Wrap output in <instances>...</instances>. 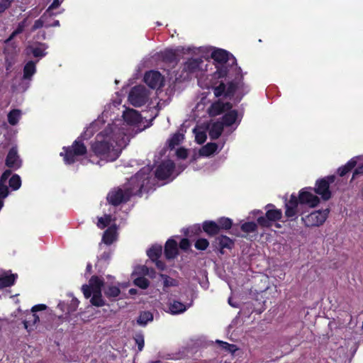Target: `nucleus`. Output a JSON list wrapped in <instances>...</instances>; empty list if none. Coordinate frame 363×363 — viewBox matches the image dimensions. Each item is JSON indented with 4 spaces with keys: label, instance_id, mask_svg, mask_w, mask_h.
I'll return each instance as SVG.
<instances>
[{
    "label": "nucleus",
    "instance_id": "1",
    "mask_svg": "<svg viewBox=\"0 0 363 363\" xmlns=\"http://www.w3.org/2000/svg\"><path fill=\"white\" fill-rule=\"evenodd\" d=\"M149 180L150 177L147 170L142 169L134 177H131L130 180L131 187L124 189L119 187L115 188L108 192L106 199L113 206L125 203L130 199L132 196H140L143 191H146V186L149 183Z\"/></svg>",
    "mask_w": 363,
    "mask_h": 363
},
{
    "label": "nucleus",
    "instance_id": "2",
    "mask_svg": "<svg viewBox=\"0 0 363 363\" xmlns=\"http://www.w3.org/2000/svg\"><path fill=\"white\" fill-rule=\"evenodd\" d=\"M112 137L102 131L96 135L94 140L91 144V151L99 158L100 160L106 162L116 160L121 154L113 145Z\"/></svg>",
    "mask_w": 363,
    "mask_h": 363
},
{
    "label": "nucleus",
    "instance_id": "3",
    "mask_svg": "<svg viewBox=\"0 0 363 363\" xmlns=\"http://www.w3.org/2000/svg\"><path fill=\"white\" fill-rule=\"evenodd\" d=\"M211 58L219 65H216L215 74L218 78H230L231 67L238 66L236 58L229 52L223 49H216L211 52Z\"/></svg>",
    "mask_w": 363,
    "mask_h": 363
},
{
    "label": "nucleus",
    "instance_id": "4",
    "mask_svg": "<svg viewBox=\"0 0 363 363\" xmlns=\"http://www.w3.org/2000/svg\"><path fill=\"white\" fill-rule=\"evenodd\" d=\"M23 161L21 159L16 147H12L5 160V165L8 167L5 171H9L11 172L10 177L8 179L7 183L8 186L11 191L18 190L22 184L21 177L17 174H12V171H16L20 169L22 166Z\"/></svg>",
    "mask_w": 363,
    "mask_h": 363
},
{
    "label": "nucleus",
    "instance_id": "5",
    "mask_svg": "<svg viewBox=\"0 0 363 363\" xmlns=\"http://www.w3.org/2000/svg\"><path fill=\"white\" fill-rule=\"evenodd\" d=\"M64 152H60V155L63 157L64 162L66 164H72L77 161V157L84 156L87 152V149L84 143L79 139L75 140L72 145L63 147Z\"/></svg>",
    "mask_w": 363,
    "mask_h": 363
},
{
    "label": "nucleus",
    "instance_id": "6",
    "mask_svg": "<svg viewBox=\"0 0 363 363\" xmlns=\"http://www.w3.org/2000/svg\"><path fill=\"white\" fill-rule=\"evenodd\" d=\"M335 181V175H328L316 180L315 186L313 188V192L320 196L323 201H328L332 197V192L330 185Z\"/></svg>",
    "mask_w": 363,
    "mask_h": 363
},
{
    "label": "nucleus",
    "instance_id": "7",
    "mask_svg": "<svg viewBox=\"0 0 363 363\" xmlns=\"http://www.w3.org/2000/svg\"><path fill=\"white\" fill-rule=\"evenodd\" d=\"M267 211L265 216L258 217L257 223L262 228H269L272 226V223L279 221L282 218V211L281 209L275 208L274 204L269 203L266 206Z\"/></svg>",
    "mask_w": 363,
    "mask_h": 363
},
{
    "label": "nucleus",
    "instance_id": "8",
    "mask_svg": "<svg viewBox=\"0 0 363 363\" xmlns=\"http://www.w3.org/2000/svg\"><path fill=\"white\" fill-rule=\"evenodd\" d=\"M231 74H234V78L228 82L226 86L225 98L232 99L237 89L243 85V75L240 67L235 66L231 67ZM232 75H230V78Z\"/></svg>",
    "mask_w": 363,
    "mask_h": 363
},
{
    "label": "nucleus",
    "instance_id": "9",
    "mask_svg": "<svg viewBox=\"0 0 363 363\" xmlns=\"http://www.w3.org/2000/svg\"><path fill=\"white\" fill-rule=\"evenodd\" d=\"M329 210L314 211L311 213L301 217V221L306 227H319L322 225L326 220L328 216Z\"/></svg>",
    "mask_w": 363,
    "mask_h": 363
},
{
    "label": "nucleus",
    "instance_id": "10",
    "mask_svg": "<svg viewBox=\"0 0 363 363\" xmlns=\"http://www.w3.org/2000/svg\"><path fill=\"white\" fill-rule=\"evenodd\" d=\"M312 187L308 186L301 189L297 196L300 206L306 205L310 208H315L320 202V199L313 193Z\"/></svg>",
    "mask_w": 363,
    "mask_h": 363
},
{
    "label": "nucleus",
    "instance_id": "11",
    "mask_svg": "<svg viewBox=\"0 0 363 363\" xmlns=\"http://www.w3.org/2000/svg\"><path fill=\"white\" fill-rule=\"evenodd\" d=\"M284 207L285 216L290 220H295L298 218L297 215L298 213L303 214V211H301L302 206H300L299 201L295 194H292L289 200H285Z\"/></svg>",
    "mask_w": 363,
    "mask_h": 363
},
{
    "label": "nucleus",
    "instance_id": "12",
    "mask_svg": "<svg viewBox=\"0 0 363 363\" xmlns=\"http://www.w3.org/2000/svg\"><path fill=\"white\" fill-rule=\"evenodd\" d=\"M147 93L143 86H133L128 95V101L135 107H140L147 102Z\"/></svg>",
    "mask_w": 363,
    "mask_h": 363
},
{
    "label": "nucleus",
    "instance_id": "13",
    "mask_svg": "<svg viewBox=\"0 0 363 363\" xmlns=\"http://www.w3.org/2000/svg\"><path fill=\"white\" fill-rule=\"evenodd\" d=\"M234 240L223 235L217 236L212 242L214 250L218 251L220 255H224L225 249L231 250L234 247Z\"/></svg>",
    "mask_w": 363,
    "mask_h": 363
},
{
    "label": "nucleus",
    "instance_id": "14",
    "mask_svg": "<svg viewBox=\"0 0 363 363\" xmlns=\"http://www.w3.org/2000/svg\"><path fill=\"white\" fill-rule=\"evenodd\" d=\"M175 164L172 160H166L161 162L156 168L155 175L159 180L168 179L173 173Z\"/></svg>",
    "mask_w": 363,
    "mask_h": 363
},
{
    "label": "nucleus",
    "instance_id": "15",
    "mask_svg": "<svg viewBox=\"0 0 363 363\" xmlns=\"http://www.w3.org/2000/svg\"><path fill=\"white\" fill-rule=\"evenodd\" d=\"M144 82L151 89H159L163 85V77L160 72L151 70L145 74Z\"/></svg>",
    "mask_w": 363,
    "mask_h": 363
},
{
    "label": "nucleus",
    "instance_id": "16",
    "mask_svg": "<svg viewBox=\"0 0 363 363\" xmlns=\"http://www.w3.org/2000/svg\"><path fill=\"white\" fill-rule=\"evenodd\" d=\"M233 104L230 102H223L218 99L214 101L208 108V113L211 117H215L230 110Z\"/></svg>",
    "mask_w": 363,
    "mask_h": 363
},
{
    "label": "nucleus",
    "instance_id": "17",
    "mask_svg": "<svg viewBox=\"0 0 363 363\" xmlns=\"http://www.w3.org/2000/svg\"><path fill=\"white\" fill-rule=\"evenodd\" d=\"M202 62L201 58H190L185 62L182 71L183 75L186 74L184 77L189 78L191 74L199 72Z\"/></svg>",
    "mask_w": 363,
    "mask_h": 363
},
{
    "label": "nucleus",
    "instance_id": "18",
    "mask_svg": "<svg viewBox=\"0 0 363 363\" xmlns=\"http://www.w3.org/2000/svg\"><path fill=\"white\" fill-rule=\"evenodd\" d=\"M178 255L177 242L174 239H169L164 245V256L167 259H172Z\"/></svg>",
    "mask_w": 363,
    "mask_h": 363
},
{
    "label": "nucleus",
    "instance_id": "19",
    "mask_svg": "<svg viewBox=\"0 0 363 363\" xmlns=\"http://www.w3.org/2000/svg\"><path fill=\"white\" fill-rule=\"evenodd\" d=\"M79 304V301L77 298H72L70 303L66 304L65 302H60L57 305V308L65 314L69 315L76 311Z\"/></svg>",
    "mask_w": 363,
    "mask_h": 363
},
{
    "label": "nucleus",
    "instance_id": "20",
    "mask_svg": "<svg viewBox=\"0 0 363 363\" xmlns=\"http://www.w3.org/2000/svg\"><path fill=\"white\" fill-rule=\"evenodd\" d=\"M238 116V111L235 109L232 110L231 108L230 110L227 111V112L222 116V121L220 122L223 123V126L229 127L236 122Z\"/></svg>",
    "mask_w": 363,
    "mask_h": 363
},
{
    "label": "nucleus",
    "instance_id": "21",
    "mask_svg": "<svg viewBox=\"0 0 363 363\" xmlns=\"http://www.w3.org/2000/svg\"><path fill=\"white\" fill-rule=\"evenodd\" d=\"M218 225L215 221L206 220L202 224V229L208 236H214L220 233Z\"/></svg>",
    "mask_w": 363,
    "mask_h": 363
},
{
    "label": "nucleus",
    "instance_id": "22",
    "mask_svg": "<svg viewBox=\"0 0 363 363\" xmlns=\"http://www.w3.org/2000/svg\"><path fill=\"white\" fill-rule=\"evenodd\" d=\"M123 118L128 124L135 125L140 121V114L134 109H130L123 113Z\"/></svg>",
    "mask_w": 363,
    "mask_h": 363
},
{
    "label": "nucleus",
    "instance_id": "23",
    "mask_svg": "<svg viewBox=\"0 0 363 363\" xmlns=\"http://www.w3.org/2000/svg\"><path fill=\"white\" fill-rule=\"evenodd\" d=\"M116 226L108 227L103 234L102 241L106 245H111L116 240Z\"/></svg>",
    "mask_w": 363,
    "mask_h": 363
},
{
    "label": "nucleus",
    "instance_id": "24",
    "mask_svg": "<svg viewBox=\"0 0 363 363\" xmlns=\"http://www.w3.org/2000/svg\"><path fill=\"white\" fill-rule=\"evenodd\" d=\"M223 128V123H221L220 121L213 123L208 131L211 139L217 140L221 135Z\"/></svg>",
    "mask_w": 363,
    "mask_h": 363
},
{
    "label": "nucleus",
    "instance_id": "25",
    "mask_svg": "<svg viewBox=\"0 0 363 363\" xmlns=\"http://www.w3.org/2000/svg\"><path fill=\"white\" fill-rule=\"evenodd\" d=\"M38 46L30 47L31 52L35 57L42 58L47 55L45 51L48 48V45L44 43H36Z\"/></svg>",
    "mask_w": 363,
    "mask_h": 363
},
{
    "label": "nucleus",
    "instance_id": "26",
    "mask_svg": "<svg viewBox=\"0 0 363 363\" xmlns=\"http://www.w3.org/2000/svg\"><path fill=\"white\" fill-rule=\"evenodd\" d=\"M357 164V157H352L345 165L338 168L337 174L341 177L345 176L348 172L352 171L356 167Z\"/></svg>",
    "mask_w": 363,
    "mask_h": 363
},
{
    "label": "nucleus",
    "instance_id": "27",
    "mask_svg": "<svg viewBox=\"0 0 363 363\" xmlns=\"http://www.w3.org/2000/svg\"><path fill=\"white\" fill-rule=\"evenodd\" d=\"M36 62H35L33 60L28 61L23 67V79H30L35 74L36 72Z\"/></svg>",
    "mask_w": 363,
    "mask_h": 363
},
{
    "label": "nucleus",
    "instance_id": "28",
    "mask_svg": "<svg viewBox=\"0 0 363 363\" xmlns=\"http://www.w3.org/2000/svg\"><path fill=\"white\" fill-rule=\"evenodd\" d=\"M161 59L166 63H177V55L173 50H165L160 53Z\"/></svg>",
    "mask_w": 363,
    "mask_h": 363
},
{
    "label": "nucleus",
    "instance_id": "29",
    "mask_svg": "<svg viewBox=\"0 0 363 363\" xmlns=\"http://www.w3.org/2000/svg\"><path fill=\"white\" fill-rule=\"evenodd\" d=\"M17 277V274H14L6 276H0V289L10 287L14 285Z\"/></svg>",
    "mask_w": 363,
    "mask_h": 363
},
{
    "label": "nucleus",
    "instance_id": "30",
    "mask_svg": "<svg viewBox=\"0 0 363 363\" xmlns=\"http://www.w3.org/2000/svg\"><path fill=\"white\" fill-rule=\"evenodd\" d=\"M89 282L93 292H101V289L104 284V279L99 278L98 276L94 275L90 278Z\"/></svg>",
    "mask_w": 363,
    "mask_h": 363
},
{
    "label": "nucleus",
    "instance_id": "31",
    "mask_svg": "<svg viewBox=\"0 0 363 363\" xmlns=\"http://www.w3.org/2000/svg\"><path fill=\"white\" fill-rule=\"evenodd\" d=\"M39 321V316L36 313L31 311V313H29L26 315V318L23 320L24 328L27 330H30V329H29V328L35 325Z\"/></svg>",
    "mask_w": 363,
    "mask_h": 363
},
{
    "label": "nucleus",
    "instance_id": "32",
    "mask_svg": "<svg viewBox=\"0 0 363 363\" xmlns=\"http://www.w3.org/2000/svg\"><path fill=\"white\" fill-rule=\"evenodd\" d=\"M169 310L171 314H179L184 312L186 310V306L180 301H174L170 303Z\"/></svg>",
    "mask_w": 363,
    "mask_h": 363
},
{
    "label": "nucleus",
    "instance_id": "33",
    "mask_svg": "<svg viewBox=\"0 0 363 363\" xmlns=\"http://www.w3.org/2000/svg\"><path fill=\"white\" fill-rule=\"evenodd\" d=\"M218 148V145L215 143H208L203 146L199 150V153L202 156H210L213 154Z\"/></svg>",
    "mask_w": 363,
    "mask_h": 363
},
{
    "label": "nucleus",
    "instance_id": "34",
    "mask_svg": "<svg viewBox=\"0 0 363 363\" xmlns=\"http://www.w3.org/2000/svg\"><path fill=\"white\" fill-rule=\"evenodd\" d=\"M162 248L160 245H152L147 252V255L152 260L160 259L162 255Z\"/></svg>",
    "mask_w": 363,
    "mask_h": 363
},
{
    "label": "nucleus",
    "instance_id": "35",
    "mask_svg": "<svg viewBox=\"0 0 363 363\" xmlns=\"http://www.w3.org/2000/svg\"><path fill=\"white\" fill-rule=\"evenodd\" d=\"M121 294V290L118 286H109L104 290L105 296L111 301H114Z\"/></svg>",
    "mask_w": 363,
    "mask_h": 363
},
{
    "label": "nucleus",
    "instance_id": "36",
    "mask_svg": "<svg viewBox=\"0 0 363 363\" xmlns=\"http://www.w3.org/2000/svg\"><path fill=\"white\" fill-rule=\"evenodd\" d=\"M153 315L150 311H143L138 318L137 323L140 325L145 326L148 322L152 321Z\"/></svg>",
    "mask_w": 363,
    "mask_h": 363
},
{
    "label": "nucleus",
    "instance_id": "37",
    "mask_svg": "<svg viewBox=\"0 0 363 363\" xmlns=\"http://www.w3.org/2000/svg\"><path fill=\"white\" fill-rule=\"evenodd\" d=\"M90 302L93 306L96 307H101L106 305L105 301L102 297V294L100 291L93 292Z\"/></svg>",
    "mask_w": 363,
    "mask_h": 363
},
{
    "label": "nucleus",
    "instance_id": "38",
    "mask_svg": "<svg viewBox=\"0 0 363 363\" xmlns=\"http://www.w3.org/2000/svg\"><path fill=\"white\" fill-rule=\"evenodd\" d=\"M216 223L217 225H218V227L219 228V231L221 230H229L232 228L233 225V220L230 218L226 217H221L218 218Z\"/></svg>",
    "mask_w": 363,
    "mask_h": 363
},
{
    "label": "nucleus",
    "instance_id": "39",
    "mask_svg": "<svg viewBox=\"0 0 363 363\" xmlns=\"http://www.w3.org/2000/svg\"><path fill=\"white\" fill-rule=\"evenodd\" d=\"M216 343L228 353L234 354L238 350V347L234 344H230L222 340H216Z\"/></svg>",
    "mask_w": 363,
    "mask_h": 363
},
{
    "label": "nucleus",
    "instance_id": "40",
    "mask_svg": "<svg viewBox=\"0 0 363 363\" xmlns=\"http://www.w3.org/2000/svg\"><path fill=\"white\" fill-rule=\"evenodd\" d=\"M21 116V111L18 109H13L8 113V121L11 125L18 123Z\"/></svg>",
    "mask_w": 363,
    "mask_h": 363
},
{
    "label": "nucleus",
    "instance_id": "41",
    "mask_svg": "<svg viewBox=\"0 0 363 363\" xmlns=\"http://www.w3.org/2000/svg\"><path fill=\"white\" fill-rule=\"evenodd\" d=\"M240 229L246 233H255L257 230V224L253 221L245 222L241 225Z\"/></svg>",
    "mask_w": 363,
    "mask_h": 363
},
{
    "label": "nucleus",
    "instance_id": "42",
    "mask_svg": "<svg viewBox=\"0 0 363 363\" xmlns=\"http://www.w3.org/2000/svg\"><path fill=\"white\" fill-rule=\"evenodd\" d=\"M160 277L163 279V286L164 288L177 286L179 285V281L177 279H173L167 274H160Z\"/></svg>",
    "mask_w": 363,
    "mask_h": 363
},
{
    "label": "nucleus",
    "instance_id": "43",
    "mask_svg": "<svg viewBox=\"0 0 363 363\" xmlns=\"http://www.w3.org/2000/svg\"><path fill=\"white\" fill-rule=\"evenodd\" d=\"M213 91L216 97L224 96L225 98L226 84L220 82L218 86L213 87Z\"/></svg>",
    "mask_w": 363,
    "mask_h": 363
},
{
    "label": "nucleus",
    "instance_id": "44",
    "mask_svg": "<svg viewBox=\"0 0 363 363\" xmlns=\"http://www.w3.org/2000/svg\"><path fill=\"white\" fill-rule=\"evenodd\" d=\"M133 283L142 289H146L150 286V281L145 277H139L134 279Z\"/></svg>",
    "mask_w": 363,
    "mask_h": 363
},
{
    "label": "nucleus",
    "instance_id": "45",
    "mask_svg": "<svg viewBox=\"0 0 363 363\" xmlns=\"http://www.w3.org/2000/svg\"><path fill=\"white\" fill-rule=\"evenodd\" d=\"M111 221V215H105L104 217L98 218L97 226L100 229H104L110 224Z\"/></svg>",
    "mask_w": 363,
    "mask_h": 363
},
{
    "label": "nucleus",
    "instance_id": "46",
    "mask_svg": "<svg viewBox=\"0 0 363 363\" xmlns=\"http://www.w3.org/2000/svg\"><path fill=\"white\" fill-rule=\"evenodd\" d=\"M133 339L135 342V344L138 345V351H142L145 345L143 334L141 332L137 333L133 336Z\"/></svg>",
    "mask_w": 363,
    "mask_h": 363
},
{
    "label": "nucleus",
    "instance_id": "47",
    "mask_svg": "<svg viewBox=\"0 0 363 363\" xmlns=\"http://www.w3.org/2000/svg\"><path fill=\"white\" fill-rule=\"evenodd\" d=\"M209 245V242L206 238L198 239L194 244L195 247L199 250H205Z\"/></svg>",
    "mask_w": 363,
    "mask_h": 363
},
{
    "label": "nucleus",
    "instance_id": "48",
    "mask_svg": "<svg viewBox=\"0 0 363 363\" xmlns=\"http://www.w3.org/2000/svg\"><path fill=\"white\" fill-rule=\"evenodd\" d=\"M47 15L48 14L44 13L39 19L35 21L34 24L33 25V26L31 28V32H34L36 30L41 28L42 27L45 26L44 18H45V16Z\"/></svg>",
    "mask_w": 363,
    "mask_h": 363
},
{
    "label": "nucleus",
    "instance_id": "49",
    "mask_svg": "<svg viewBox=\"0 0 363 363\" xmlns=\"http://www.w3.org/2000/svg\"><path fill=\"white\" fill-rule=\"evenodd\" d=\"M62 3L60 0H53L52 4L48 6V8L45 11V13L49 15L50 16L54 15L52 11L57 8H58Z\"/></svg>",
    "mask_w": 363,
    "mask_h": 363
},
{
    "label": "nucleus",
    "instance_id": "50",
    "mask_svg": "<svg viewBox=\"0 0 363 363\" xmlns=\"http://www.w3.org/2000/svg\"><path fill=\"white\" fill-rule=\"evenodd\" d=\"M201 232V228L200 225H194V226L190 227L189 228L186 229V230L185 232V235L186 236H189L191 234L199 235Z\"/></svg>",
    "mask_w": 363,
    "mask_h": 363
},
{
    "label": "nucleus",
    "instance_id": "51",
    "mask_svg": "<svg viewBox=\"0 0 363 363\" xmlns=\"http://www.w3.org/2000/svg\"><path fill=\"white\" fill-rule=\"evenodd\" d=\"M206 134L203 131L196 133L195 139L198 144H203L206 140Z\"/></svg>",
    "mask_w": 363,
    "mask_h": 363
},
{
    "label": "nucleus",
    "instance_id": "52",
    "mask_svg": "<svg viewBox=\"0 0 363 363\" xmlns=\"http://www.w3.org/2000/svg\"><path fill=\"white\" fill-rule=\"evenodd\" d=\"M82 292L86 298H89L93 294L91 287L89 285L84 284L82 287Z\"/></svg>",
    "mask_w": 363,
    "mask_h": 363
},
{
    "label": "nucleus",
    "instance_id": "53",
    "mask_svg": "<svg viewBox=\"0 0 363 363\" xmlns=\"http://www.w3.org/2000/svg\"><path fill=\"white\" fill-rule=\"evenodd\" d=\"M191 246L190 241L188 238H182L179 242V247L184 251H187Z\"/></svg>",
    "mask_w": 363,
    "mask_h": 363
},
{
    "label": "nucleus",
    "instance_id": "54",
    "mask_svg": "<svg viewBox=\"0 0 363 363\" xmlns=\"http://www.w3.org/2000/svg\"><path fill=\"white\" fill-rule=\"evenodd\" d=\"M176 155L178 158L185 160L188 157V151L184 147H180L177 150Z\"/></svg>",
    "mask_w": 363,
    "mask_h": 363
},
{
    "label": "nucleus",
    "instance_id": "55",
    "mask_svg": "<svg viewBox=\"0 0 363 363\" xmlns=\"http://www.w3.org/2000/svg\"><path fill=\"white\" fill-rule=\"evenodd\" d=\"M363 175V163L358 165L354 170L352 174V180L354 179L356 177Z\"/></svg>",
    "mask_w": 363,
    "mask_h": 363
},
{
    "label": "nucleus",
    "instance_id": "56",
    "mask_svg": "<svg viewBox=\"0 0 363 363\" xmlns=\"http://www.w3.org/2000/svg\"><path fill=\"white\" fill-rule=\"evenodd\" d=\"M26 19H24L23 21L18 23L17 28L14 30L16 33H17L18 35V34H21V33H23V31L24 30V28L26 27Z\"/></svg>",
    "mask_w": 363,
    "mask_h": 363
},
{
    "label": "nucleus",
    "instance_id": "57",
    "mask_svg": "<svg viewBox=\"0 0 363 363\" xmlns=\"http://www.w3.org/2000/svg\"><path fill=\"white\" fill-rule=\"evenodd\" d=\"M179 135L174 134L169 140V145L174 147L179 144Z\"/></svg>",
    "mask_w": 363,
    "mask_h": 363
},
{
    "label": "nucleus",
    "instance_id": "58",
    "mask_svg": "<svg viewBox=\"0 0 363 363\" xmlns=\"http://www.w3.org/2000/svg\"><path fill=\"white\" fill-rule=\"evenodd\" d=\"M46 308L47 306L45 304H37L32 307L31 311L35 313L38 311H44Z\"/></svg>",
    "mask_w": 363,
    "mask_h": 363
},
{
    "label": "nucleus",
    "instance_id": "59",
    "mask_svg": "<svg viewBox=\"0 0 363 363\" xmlns=\"http://www.w3.org/2000/svg\"><path fill=\"white\" fill-rule=\"evenodd\" d=\"M14 64V61L13 60V59H9L8 57H6L5 59V67H6V70L7 72H11V69L13 67Z\"/></svg>",
    "mask_w": 363,
    "mask_h": 363
},
{
    "label": "nucleus",
    "instance_id": "60",
    "mask_svg": "<svg viewBox=\"0 0 363 363\" xmlns=\"http://www.w3.org/2000/svg\"><path fill=\"white\" fill-rule=\"evenodd\" d=\"M153 262L155 263V265L157 267V268L161 271H163L166 268V264L164 262L160 260L159 259H156V260H154L152 261Z\"/></svg>",
    "mask_w": 363,
    "mask_h": 363
},
{
    "label": "nucleus",
    "instance_id": "61",
    "mask_svg": "<svg viewBox=\"0 0 363 363\" xmlns=\"http://www.w3.org/2000/svg\"><path fill=\"white\" fill-rule=\"evenodd\" d=\"M11 6L7 3L1 0L0 1V14L4 13L7 9H9Z\"/></svg>",
    "mask_w": 363,
    "mask_h": 363
},
{
    "label": "nucleus",
    "instance_id": "62",
    "mask_svg": "<svg viewBox=\"0 0 363 363\" xmlns=\"http://www.w3.org/2000/svg\"><path fill=\"white\" fill-rule=\"evenodd\" d=\"M60 26V21L58 20H55L52 23L45 24V28L49 27H59Z\"/></svg>",
    "mask_w": 363,
    "mask_h": 363
},
{
    "label": "nucleus",
    "instance_id": "63",
    "mask_svg": "<svg viewBox=\"0 0 363 363\" xmlns=\"http://www.w3.org/2000/svg\"><path fill=\"white\" fill-rule=\"evenodd\" d=\"M38 38L45 40L46 38V33L45 31H40L38 33Z\"/></svg>",
    "mask_w": 363,
    "mask_h": 363
},
{
    "label": "nucleus",
    "instance_id": "64",
    "mask_svg": "<svg viewBox=\"0 0 363 363\" xmlns=\"http://www.w3.org/2000/svg\"><path fill=\"white\" fill-rule=\"evenodd\" d=\"M101 259L104 260H108L110 258V255L108 252H104L101 255Z\"/></svg>",
    "mask_w": 363,
    "mask_h": 363
}]
</instances>
